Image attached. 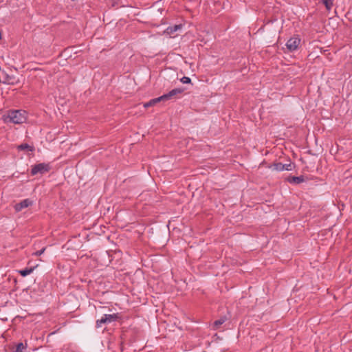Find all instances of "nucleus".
Listing matches in <instances>:
<instances>
[{
	"label": "nucleus",
	"instance_id": "nucleus-1",
	"mask_svg": "<svg viewBox=\"0 0 352 352\" xmlns=\"http://www.w3.org/2000/svg\"><path fill=\"white\" fill-rule=\"evenodd\" d=\"M28 112L23 109H9L2 116V120L5 123L20 124L26 122Z\"/></svg>",
	"mask_w": 352,
	"mask_h": 352
},
{
	"label": "nucleus",
	"instance_id": "nucleus-2",
	"mask_svg": "<svg viewBox=\"0 0 352 352\" xmlns=\"http://www.w3.org/2000/svg\"><path fill=\"white\" fill-rule=\"evenodd\" d=\"M16 67H0V82L16 85L19 82Z\"/></svg>",
	"mask_w": 352,
	"mask_h": 352
},
{
	"label": "nucleus",
	"instance_id": "nucleus-3",
	"mask_svg": "<svg viewBox=\"0 0 352 352\" xmlns=\"http://www.w3.org/2000/svg\"><path fill=\"white\" fill-rule=\"evenodd\" d=\"M50 170L49 164L39 163L32 166L31 175H36L37 174L43 175Z\"/></svg>",
	"mask_w": 352,
	"mask_h": 352
},
{
	"label": "nucleus",
	"instance_id": "nucleus-4",
	"mask_svg": "<svg viewBox=\"0 0 352 352\" xmlns=\"http://www.w3.org/2000/svg\"><path fill=\"white\" fill-rule=\"evenodd\" d=\"M118 315L113 314H104L100 319L96 320V328L102 327V324H109L112 322L116 321L118 319Z\"/></svg>",
	"mask_w": 352,
	"mask_h": 352
},
{
	"label": "nucleus",
	"instance_id": "nucleus-5",
	"mask_svg": "<svg viewBox=\"0 0 352 352\" xmlns=\"http://www.w3.org/2000/svg\"><path fill=\"white\" fill-rule=\"evenodd\" d=\"M184 91V88H175L170 91L168 93L160 96L163 101L171 100L177 98L178 95L182 94Z\"/></svg>",
	"mask_w": 352,
	"mask_h": 352
},
{
	"label": "nucleus",
	"instance_id": "nucleus-6",
	"mask_svg": "<svg viewBox=\"0 0 352 352\" xmlns=\"http://www.w3.org/2000/svg\"><path fill=\"white\" fill-rule=\"evenodd\" d=\"M300 40L298 38L296 37H292L290 38L287 43H286V47L289 52H293L297 50L299 44H300Z\"/></svg>",
	"mask_w": 352,
	"mask_h": 352
},
{
	"label": "nucleus",
	"instance_id": "nucleus-7",
	"mask_svg": "<svg viewBox=\"0 0 352 352\" xmlns=\"http://www.w3.org/2000/svg\"><path fill=\"white\" fill-rule=\"evenodd\" d=\"M183 28L182 24H176L173 26L168 27L164 32V34L169 35L170 36L175 37V33L179 30H181Z\"/></svg>",
	"mask_w": 352,
	"mask_h": 352
},
{
	"label": "nucleus",
	"instance_id": "nucleus-8",
	"mask_svg": "<svg viewBox=\"0 0 352 352\" xmlns=\"http://www.w3.org/2000/svg\"><path fill=\"white\" fill-rule=\"evenodd\" d=\"M273 168L277 171H283V170H292L293 168V165L289 164H282L281 162L274 163L273 165Z\"/></svg>",
	"mask_w": 352,
	"mask_h": 352
},
{
	"label": "nucleus",
	"instance_id": "nucleus-9",
	"mask_svg": "<svg viewBox=\"0 0 352 352\" xmlns=\"http://www.w3.org/2000/svg\"><path fill=\"white\" fill-rule=\"evenodd\" d=\"M32 204V201L29 199H25L22 200L21 202L16 204L14 206V209L16 211L19 212L23 209L28 208Z\"/></svg>",
	"mask_w": 352,
	"mask_h": 352
},
{
	"label": "nucleus",
	"instance_id": "nucleus-10",
	"mask_svg": "<svg viewBox=\"0 0 352 352\" xmlns=\"http://www.w3.org/2000/svg\"><path fill=\"white\" fill-rule=\"evenodd\" d=\"M287 181L290 184H299L305 182V177L302 175L300 176H289L287 177Z\"/></svg>",
	"mask_w": 352,
	"mask_h": 352
},
{
	"label": "nucleus",
	"instance_id": "nucleus-11",
	"mask_svg": "<svg viewBox=\"0 0 352 352\" xmlns=\"http://www.w3.org/2000/svg\"><path fill=\"white\" fill-rule=\"evenodd\" d=\"M18 150L19 151H34V147L33 146H30L27 143L21 144L18 146Z\"/></svg>",
	"mask_w": 352,
	"mask_h": 352
},
{
	"label": "nucleus",
	"instance_id": "nucleus-12",
	"mask_svg": "<svg viewBox=\"0 0 352 352\" xmlns=\"http://www.w3.org/2000/svg\"><path fill=\"white\" fill-rule=\"evenodd\" d=\"M163 101L162 98H160V96L154 99L151 100L150 101L145 102L144 104V107L148 108L149 107H152L157 104L159 102Z\"/></svg>",
	"mask_w": 352,
	"mask_h": 352
},
{
	"label": "nucleus",
	"instance_id": "nucleus-13",
	"mask_svg": "<svg viewBox=\"0 0 352 352\" xmlns=\"http://www.w3.org/2000/svg\"><path fill=\"white\" fill-rule=\"evenodd\" d=\"M226 320V317L223 316L221 318L215 320L213 323V328L214 329H218L221 324H223Z\"/></svg>",
	"mask_w": 352,
	"mask_h": 352
},
{
	"label": "nucleus",
	"instance_id": "nucleus-14",
	"mask_svg": "<svg viewBox=\"0 0 352 352\" xmlns=\"http://www.w3.org/2000/svg\"><path fill=\"white\" fill-rule=\"evenodd\" d=\"M33 270H34L33 267L25 268V269L19 270V273L21 276L25 277V276L30 274L33 272Z\"/></svg>",
	"mask_w": 352,
	"mask_h": 352
},
{
	"label": "nucleus",
	"instance_id": "nucleus-15",
	"mask_svg": "<svg viewBox=\"0 0 352 352\" xmlns=\"http://www.w3.org/2000/svg\"><path fill=\"white\" fill-rule=\"evenodd\" d=\"M322 2L327 10H331L333 5V0H322Z\"/></svg>",
	"mask_w": 352,
	"mask_h": 352
},
{
	"label": "nucleus",
	"instance_id": "nucleus-16",
	"mask_svg": "<svg viewBox=\"0 0 352 352\" xmlns=\"http://www.w3.org/2000/svg\"><path fill=\"white\" fill-rule=\"evenodd\" d=\"M23 349H25V346L23 343L20 342L17 344L16 347V352H23Z\"/></svg>",
	"mask_w": 352,
	"mask_h": 352
},
{
	"label": "nucleus",
	"instance_id": "nucleus-17",
	"mask_svg": "<svg viewBox=\"0 0 352 352\" xmlns=\"http://www.w3.org/2000/svg\"><path fill=\"white\" fill-rule=\"evenodd\" d=\"M181 82L184 84L190 83L191 80L189 77L184 76L181 78Z\"/></svg>",
	"mask_w": 352,
	"mask_h": 352
},
{
	"label": "nucleus",
	"instance_id": "nucleus-18",
	"mask_svg": "<svg viewBox=\"0 0 352 352\" xmlns=\"http://www.w3.org/2000/svg\"><path fill=\"white\" fill-rule=\"evenodd\" d=\"M45 248H42L41 250H38V251L36 252L34 254H35L36 256H41L42 254H43V252H45Z\"/></svg>",
	"mask_w": 352,
	"mask_h": 352
}]
</instances>
